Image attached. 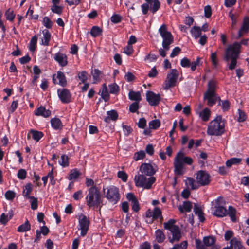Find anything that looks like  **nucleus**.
Returning <instances> with one entry per match:
<instances>
[{
    "label": "nucleus",
    "mask_w": 249,
    "mask_h": 249,
    "mask_svg": "<svg viewBox=\"0 0 249 249\" xmlns=\"http://www.w3.org/2000/svg\"><path fill=\"white\" fill-rule=\"evenodd\" d=\"M241 44L235 42L233 44L229 45L225 50L224 59L227 62L228 68L232 70L235 68L237 60L239 57L241 52Z\"/></svg>",
    "instance_id": "f257e3e1"
},
{
    "label": "nucleus",
    "mask_w": 249,
    "mask_h": 249,
    "mask_svg": "<svg viewBox=\"0 0 249 249\" xmlns=\"http://www.w3.org/2000/svg\"><path fill=\"white\" fill-rule=\"evenodd\" d=\"M225 120L222 119L221 116H218L210 123L207 134L210 136H221L225 132Z\"/></svg>",
    "instance_id": "f03ea898"
},
{
    "label": "nucleus",
    "mask_w": 249,
    "mask_h": 249,
    "mask_svg": "<svg viewBox=\"0 0 249 249\" xmlns=\"http://www.w3.org/2000/svg\"><path fill=\"white\" fill-rule=\"evenodd\" d=\"M217 82L214 80L208 82L206 91L204 94V100L207 101V105L212 106L216 103L217 100L220 101L219 97L216 93Z\"/></svg>",
    "instance_id": "7ed1b4c3"
},
{
    "label": "nucleus",
    "mask_w": 249,
    "mask_h": 249,
    "mask_svg": "<svg viewBox=\"0 0 249 249\" xmlns=\"http://www.w3.org/2000/svg\"><path fill=\"white\" fill-rule=\"evenodd\" d=\"M86 199L89 207L99 206L102 203L100 190L96 186H92L89 189Z\"/></svg>",
    "instance_id": "20e7f679"
},
{
    "label": "nucleus",
    "mask_w": 249,
    "mask_h": 249,
    "mask_svg": "<svg viewBox=\"0 0 249 249\" xmlns=\"http://www.w3.org/2000/svg\"><path fill=\"white\" fill-rule=\"evenodd\" d=\"M183 163L191 165L193 163V159L189 157H185L183 152H179L177 154L174 162L175 172L176 174H182Z\"/></svg>",
    "instance_id": "39448f33"
},
{
    "label": "nucleus",
    "mask_w": 249,
    "mask_h": 249,
    "mask_svg": "<svg viewBox=\"0 0 249 249\" xmlns=\"http://www.w3.org/2000/svg\"><path fill=\"white\" fill-rule=\"evenodd\" d=\"M175 222L176 221L172 219L164 223V228L169 230L172 234V237L169 238L170 242L172 243L178 241L181 237L180 230L178 226L175 225Z\"/></svg>",
    "instance_id": "423d86ee"
},
{
    "label": "nucleus",
    "mask_w": 249,
    "mask_h": 249,
    "mask_svg": "<svg viewBox=\"0 0 249 249\" xmlns=\"http://www.w3.org/2000/svg\"><path fill=\"white\" fill-rule=\"evenodd\" d=\"M145 176L142 174H138L135 176L134 181L137 186L149 189L155 182L156 178L154 177L147 178Z\"/></svg>",
    "instance_id": "0eeeda50"
},
{
    "label": "nucleus",
    "mask_w": 249,
    "mask_h": 249,
    "mask_svg": "<svg viewBox=\"0 0 249 249\" xmlns=\"http://www.w3.org/2000/svg\"><path fill=\"white\" fill-rule=\"evenodd\" d=\"M105 197L110 203L116 204L120 200V195L118 188L110 186L103 189Z\"/></svg>",
    "instance_id": "6e6552de"
},
{
    "label": "nucleus",
    "mask_w": 249,
    "mask_h": 249,
    "mask_svg": "<svg viewBox=\"0 0 249 249\" xmlns=\"http://www.w3.org/2000/svg\"><path fill=\"white\" fill-rule=\"evenodd\" d=\"M159 32L163 38L162 46L164 50H168L169 45L173 42V37L171 32L167 31V25L162 24L159 29Z\"/></svg>",
    "instance_id": "1a4fd4ad"
},
{
    "label": "nucleus",
    "mask_w": 249,
    "mask_h": 249,
    "mask_svg": "<svg viewBox=\"0 0 249 249\" xmlns=\"http://www.w3.org/2000/svg\"><path fill=\"white\" fill-rule=\"evenodd\" d=\"M178 76V71L176 69H172L167 75L166 80L163 85V89L165 90H168L170 88L175 87Z\"/></svg>",
    "instance_id": "9d476101"
},
{
    "label": "nucleus",
    "mask_w": 249,
    "mask_h": 249,
    "mask_svg": "<svg viewBox=\"0 0 249 249\" xmlns=\"http://www.w3.org/2000/svg\"><path fill=\"white\" fill-rule=\"evenodd\" d=\"M215 238L213 236L204 237L203 243L198 239L196 240V246L197 249H209L208 247H213L215 243Z\"/></svg>",
    "instance_id": "9b49d317"
},
{
    "label": "nucleus",
    "mask_w": 249,
    "mask_h": 249,
    "mask_svg": "<svg viewBox=\"0 0 249 249\" xmlns=\"http://www.w3.org/2000/svg\"><path fill=\"white\" fill-rule=\"evenodd\" d=\"M158 170V167L156 165L153 166L150 164L144 163H142L140 167V172L146 176L153 177Z\"/></svg>",
    "instance_id": "f8f14e48"
},
{
    "label": "nucleus",
    "mask_w": 249,
    "mask_h": 249,
    "mask_svg": "<svg viewBox=\"0 0 249 249\" xmlns=\"http://www.w3.org/2000/svg\"><path fill=\"white\" fill-rule=\"evenodd\" d=\"M80 228L81 231V235L85 236L88 232L89 228V221L83 214H80L78 217Z\"/></svg>",
    "instance_id": "ddd939ff"
},
{
    "label": "nucleus",
    "mask_w": 249,
    "mask_h": 249,
    "mask_svg": "<svg viewBox=\"0 0 249 249\" xmlns=\"http://www.w3.org/2000/svg\"><path fill=\"white\" fill-rule=\"evenodd\" d=\"M196 180L198 184L202 186L207 185L210 182V175L205 171H199L196 174Z\"/></svg>",
    "instance_id": "4468645a"
},
{
    "label": "nucleus",
    "mask_w": 249,
    "mask_h": 249,
    "mask_svg": "<svg viewBox=\"0 0 249 249\" xmlns=\"http://www.w3.org/2000/svg\"><path fill=\"white\" fill-rule=\"evenodd\" d=\"M223 198L221 197L218 198L216 200L217 205L215 206V210L213 213V214L219 217H222L226 215L228 213L226 209L220 206V204H222Z\"/></svg>",
    "instance_id": "2eb2a0df"
},
{
    "label": "nucleus",
    "mask_w": 249,
    "mask_h": 249,
    "mask_svg": "<svg viewBox=\"0 0 249 249\" xmlns=\"http://www.w3.org/2000/svg\"><path fill=\"white\" fill-rule=\"evenodd\" d=\"M200 58L197 57L196 61L191 62L190 60L187 58L184 57L181 59L180 64L183 67H191V69L192 71H194L198 66L200 62Z\"/></svg>",
    "instance_id": "dca6fc26"
},
{
    "label": "nucleus",
    "mask_w": 249,
    "mask_h": 249,
    "mask_svg": "<svg viewBox=\"0 0 249 249\" xmlns=\"http://www.w3.org/2000/svg\"><path fill=\"white\" fill-rule=\"evenodd\" d=\"M146 100L151 106H157L160 101V95L156 94L152 91H147L146 93Z\"/></svg>",
    "instance_id": "f3484780"
},
{
    "label": "nucleus",
    "mask_w": 249,
    "mask_h": 249,
    "mask_svg": "<svg viewBox=\"0 0 249 249\" xmlns=\"http://www.w3.org/2000/svg\"><path fill=\"white\" fill-rule=\"evenodd\" d=\"M57 92L58 96L62 102L64 103H68L71 101V94L67 89H59L58 90Z\"/></svg>",
    "instance_id": "a211bd4d"
},
{
    "label": "nucleus",
    "mask_w": 249,
    "mask_h": 249,
    "mask_svg": "<svg viewBox=\"0 0 249 249\" xmlns=\"http://www.w3.org/2000/svg\"><path fill=\"white\" fill-rule=\"evenodd\" d=\"M54 58L61 66L64 67L67 65V57L66 54L58 53L55 55Z\"/></svg>",
    "instance_id": "6ab92c4d"
},
{
    "label": "nucleus",
    "mask_w": 249,
    "mask_h": 249,
    "mask_svg": "<svg viewBox=\"0 0 249 249\" xmlns=\"http://www.w3.org/2000/svg\"><path fill=\"white\" fill-rule=\"evenodd\" d=\"M148 4H150V10L154 13L158 10L160 7V3L158 0H145Z\"/></svg>",
    "instance_id": "aec40b11"
},
{
    "label": "nucleus",
    "mask_w": 249,
    "mask_h": 249,
    "mask_svg": "<svg viewBox=\"0 0 249 249\" xmlns=\"http://www.w3.org/2000/svg\"><path fill=\"white\" fill-rule=\"evenodd\" d=\"M35 114L37 116L48 117L51 115V111L41 106L37 109L35 112Z\"/></svg>",
    "instance_id": "412c9836"
},
{
    "label": "nucleus",
    "mask_w": 249,
    "mask_h": 249,
    "mask_svg": "<svg viewBox=\"0 0 249 249\" xmlns=\"http://www.w3.org/2000/svg\"><path fill=\"white\" fill-rule=\"evenodd\" d=\"M249 23V19L248 18H244L242 27L239 31L238 36L237 38H240L243 35L244 33H247L248 32V24Z\"/></svg>",
    "instance_id": "4be33fe9"
},
{
    "label": "nucleus",
    "mask_w": 249,
    "mask_h": 249,
    "mask_svg": "<svg viewBox=\"0 0 249 249\" xmlns=\"http://www.w3.org/2000/svg\"><path fill=\"white\" fill-rule=\"evenodd\" d=\"M192 208V203L190 201H184L183 203L182 206H179V210L181 213L184 212H189Z\"/></svg>",
    "instance_id": "5701e85b"
},
{
    "label": "nucleus",
    "mask_w": 249,
    "mask_h": 249,
    "mask_svg": "<svg viewBox=\"0 0 249 249\" xmlns=\"http://www.w3.org/2000/svg\"><path fill=\"white\" fill-rule=\"evenodd\" d=\"M99 93H101L102 98L107 102L109 98V95L108 94L107 88L106 84L103 85V88L100 91Z\"/></svg>",
    "instance_id": "b1692460"
},
{
    "label": "nucleus",
    "mask_w": 249,
    "mask_h": 249,
    "mask_svg": "<svg viewBox=\"0 0 249 249\" xmlns=\"http://www.w3.org/2000/svg\"><path fill=\"white\" fill-rule=\"evenodd\" d=\"M230 244V247L231 249H244L241 242L235 238L231 240Z\"/></svg>",
    "instance_id": "393cba45"
},
{
    "label": "nucleus",
    "mask_w": 249,
    "mask_h": 249,
    "mask_svg": "<svg viewBox=\"0 0 249 249\" xmlns=\"http://www.w3.org/2000/svg\"><path fill=\"white\" fill-rule=\"evenodd\" d=\"M129 98L130 100L135 101L139 103L141 100V93L140 92L130 91L129 93Z\"/></svg>",
    "instance_id": "a878e982"
},
{
    "label": "nucleus",
    "mask_w": 249,
    "mask_h": 249,
    "mask_svg": "<svg viewBox=\"0 0 249 249\" xmlns=\"http://www.w3.org/2000/svg\"><path fill=\"white\" fill-rule=\"evenodd\" d=\"M156 240L158 243L163 242L165 239V236L163 232L160 230H158L155 232Z\"/></svg>",
    "instance_id": "bb28decb"
},
{
    "label": "nucleus",
    "mask_w": 249,
    "mask_h": 249,
    "mask_svg": "<svg viewBox=\"0 0 249 249\" xmlns=\"http://www.w3.org/2000/svg\"><path fill=\"white\" fill-rule=\"evenodd\" d=\"M31 229V225L29 221L26 220V222L19 226L17 229V231L19 232H26L30 230Z\"/></svg>",
    "instance_id": "cd10ccee"
},
{
    "label": "nucleus",
    "mask_w": 249,
    "mask_h": 249,
    "mask_svg": "<svg viewBox=\"0 0 249 249\" xmlns=\"http://www.w3.org/2000/svg\"><path fill=\"white\" fill-rule=\"evenodd\" d=\"M194 211L195 213L198 215L200 221L203 222L205 220V218L203 216L204 213L202 210L196 204L194 205Z\"/></svg>",
    "instance_id": "c85d7f7f"
},
{
    "label": "nucleus",
    "mask_w": 249,
    "mask_h": 249,
    "mask_svg": "<svg viewBox=\"0 0 249 249\" xmlns=\"http://www.w3.org/2000/svg\"><path fill=\"white\" fill-rule=\"evenodd\" d=\"M52 127L55 129H61L62 124L60 120L58 118H53L51 121Z\"/></svg>",
    "instance_id": "c756f323"
},
{
    "label": "nucleus",
    "mask_w": 249,
    "mask_h": 249,
    "mask_svg": "<svg viewBox=\"0 0 249 249\" xmlns=\"http://www.w3.org/2000/svg\"><path fill=\"white\" fill-rule=\"evenodd\" d=\"M210 112L209 109L206 108L199 113V116L204 121H207L209 119Z\"/></svg>",
    "instance_id": "7c9ffc66"
},
{
    "label": "nucleus",
    "mask_w": 249,
    "mask_h": 249,
    "mask_svg": "<svg viewBox=\"0 0 249 249\" xmlns=\"http://www.w3.org/2000/svg\"><path fill=\"white\" fill-rule=\"evenodd\" d=\"M242 160L240 158H233L229 159L226 162V165L228 167H231L233 164H239Z\"/></svg>",
    "instance_id": "2f4dec72"
},
{
    "label": "nucleus",
    "mask_w": 249,
    "mask_h": 249,
    "mask_svg": "<svg viewBox=\"0 0 249 249\" xmlns=\"http://www.w3.org/2000/svg\"><path fill=\"white\" fill-rule=\"evenodd\" d=\"M32 185L31 183H27L25 186V189L23 191V196L26 197L27 198H29V197H30L29 195L32 191Z\"/></svg>",
    "instance_id": "473e14b6"
},
{
    "label": "nucleus",
    "mask_w": 249,
    "mask_h": 249,
    "mask_svg": "<svg viewBox=\"0 0 249 249\" xmlns=\"http://www.w3.org/2000/svg\"><path fill=\"white\" fill-rule=\"evenodd\" d=\"M57 78L59 80V84L61 85L62 86H65L66 85L67 82L66 80V77L64 75V74L62 72H57Z\"/></svg>",
    "instance_id": "72a5a7b5"
},
{
    "label": "nucleus",
    "mask_w": 249,
    "mask_h": 249,
    "mask_svg": "<svg viewBox=\"0 0 249 249\" xmlns=\"http://www.w3.org/2000/svg\"><path fill=\"white\" fill-rule=\"evenodd\" d=\"M191 32L195 38H198L201 34V30L200 27L194 26L191 30Z\"/></svg>",
    "instance_id": "f704fd0d"
},
{
    "label": "nucleus",
    "mask_w": 249,
    "mask_h": 249,
    "mask_svg": "<svg viewBox=\"0 0 249 249\" xmlns=\"http://www.w3.org/2000/svg\"><path fill=\"white\" fill-rule=\"evenodd\" d=\"M146 154L144 151L141 150L136 152L133 156V159L135 161H138L143 159L145 157Z\"/></svg>",
    "instance_id": "c9c22d12"
},
{
    "label": "nucleus",
    "mask_w": 249,
    "mask_h": 249,
    "mask_svg": "<svg viewBox=\"0 0 249 249\" xmlns=\"http://www.w3.org/2000/svg\"><path fill=\"white\" fill-rule=\"evenodd\" d=\"M30 133L32 134L33 138L36 142L39 141L43 136L41 132L34 130H31Z\"/></svg>",
    "instance_id": "e433bc0d"
},
{
    "label": "nucleus",
    "mask_w": 249,
    "mask_h": 249,
    "mask_svg": "<svg viewBox=\"0 0 249 249\" xmlns=\"http://www.w3.org/2000/svg\"><path fill=\"white\" fill-rule=\"evenodd\" d=\"M102 29L98 26H93L91 31L90 34L93 37L99 36L102 34Z\"/></svg>",
    "instance_id": "4c0bfd02"
},
{
    "label": "nucleus",
    "mask_w": 249,
    "mask_h": 249,
    "mask_svg": "<svg viewBox=\"0 0 249 249\" xmlns=\"http://www.w3.org/2000/svg\"><path fill=\"white\" fill-rule=\"evenodd\" d=\"M81 175V173H80L77 169L72 170L70 172L68 179L70 180H75Z\"/></svg>",
    "instance_id": "58836bf2"
},
{
    "label": "nucleus",
    "mask_w": 249,
    "mask_h": 249,
    "mask_svg": "<svg viewBox=\"0 0 249 249\" xmlns=\"http://www.w3.org/2000/svg\"><path fill=\"white\" fill-rule=\"evenodd\" d=\"M43 38L42 39V43L44 45H48L50 39L51 35L48 30H46L45 32H43Z\"/></svg>",
    "instance_id": "ea45409f"
},
{
    "label": "nucleus",
    "mask_w": 249,
    "mask_h": 249,
    "mask_svg": "<svg viewBox=\"0 0 249 249\" xmlns=\"http://www.w3.org/2000/svg\"><path fill=\"white\" fill-rule=\"evenodd\" d=\"M195 180L192 178H188L186 181V184L190 186L192 189L195 190L198 188V186L195 183Z\"/></svg>",
    "instance_id": "a19ab883"
},
{
    "label": "nucleus",
    "mask_w": 249,
    "mask_h": 249,
    "mask_svg": "<svg viewBox=\"0 0 249 249\" xmlns=\"http://www.w3.org/2000/svg\"><path fill=\"white\" fill-rule=\"evenodd\" d=\"M160 125V122L158 119L152 120L149 123V126L150 128L152 129H156L159 128Z\"/></svg>",
    "instance_id": "79ce46f5"
},
{
    "label": "nucleus",
    "mask_w": 249,
    "mask_h": 249,
    "mask_svg": "<svg viewBox=\"0 0 249 249\" xmlns=\"http://www.w3.org/2000/svg\"><path fill=\"white\" fill-rule=\"evenodd\" d=\"M150 216H152V218L154 219H156L159 217H161V219H163L161 216V212L159 208H155L154 211L152 212Z\"/></svg>",
    "instance_id": "37998d69"
},
{
    "label": "nucleus",
    "mask_w": 249,
    "mask_h": 249,
    "mask_svg": "<svg viewBox=\"0 0 249 249\" xmlns=\"http://www.w3.org/2000/svg\"><path fill=\"white\" fill-rule=\"evenodd\" d=\"M219 105L221 106L222 110L223 111H226L228 110L230 107V102L228 100H224V101H219Z\"/></svg>",
    "instance_id": "c03bdc74"
},
{
    "label": "nucleus",
    "mask_w": 249,
    "mask_h": 249,
    "mask_svg": "<svg viewBox=\"0 0 249 249\" xmlns=\"http://www.w3.org/2000/svg\"><path fill=\"white\" fill-rule=\"evenodd\" d=\"M30 199V203L31 205V208L35 210L38 207V201L36 198L34 196L29 197Z\"/></svg>",
    "instance_id": "a18cd8bd"
},
{
    "label": "nucleus",
    "mask_w": 249,
    "mask_h": 249,
    "mask_svg": "<svg viewBox=\"0 0 249 249\" xmlns=\"http://www.w3.org/2000/svg\"><path fill=\"white\" fill-rule=\"evenodd\" d=\"M37 38L36 36H34L30 43L29 49L31 51L34 52L36 49V45L37 42Z\"/></svg>",
    "instance_id": "49530a36"
},
{
    "label": "nucleus",
    "mask_w": 249,
    "mask_h": 249,
    "mask_svg": "<svg viewBox=\"0 0 249 249\" xmlns=\"http://www.w3.org/2000/svg\"><path fill=\"white\" fill-rule=\"evenodd\" d=\"M61 161H60V164L63 167H67L69 166V158L66 155H63L61 157Z\"/></svg>",
    "instance_id": "de8ad7c7"
},
{
    "label": "nucleus",
    "mask_w": 249,
    "mask_h": 249,
    "mask_svg": "<svg viewBox=\"0 0 249 249\" xmlns=\"http://www.w3.org/2000/svg\"><path fill=\"white\" fill-rule=\"evenodd\" d=\"M235 213L236 210L235 209L231 206H230L229 207V213L228 214L231 217V218L232 221H235L236 217H235Z\"/></svg>",
    "instance_id": "09e8293b"
},
{
    "label": "nucleus",
    "mask_w": 249,
    "mask_h": 249,
    "mask_svg": "<svg viewBox=\"0 0 249 249\" xmlns=\"http://www.w3.org/2000/svg\"><path fill=\"white\" fill-rule=\"evenodd\" d=\"M109 88L110 93H116L119 90V86L116 83H113L109 85Z\"/></svg>",
    "instance_id": "8fccbe9b"
},
{
    "label": "nucleus",
    "mask_w": 249,
    "mask_h": 249,
    "mask_svg": "<svg viewBox=\"0 0 249 249\" xmlns=\"http://www.w3.org/2000/svg\"><path fill=\"white\" fill-rule=\"evenodd\" d=\"M6 18L7 20L13 21L15 18V15L13 11L8 9L5 12Z\"/></svg>",
    "instance_id": "3c124183"
},
{
    "label": "nucleus",
    "mask_w": 249,
    "mask_h": 249,
    "mask_svg": "<svg viewBox=\"0 0 249 249\" xmlns=\"http://www.w3.org/2000/svg\"><path fill=\"white\" fill-rule=\"evenodd\" d=\"M187 245V242L184 241L179 244L175 245L172 249H186Z\"/></svg>",
    "instance_id": "603ef678"
},
{
    "label": "nucleus",
    "mask_w": 249,
    "mask_h": 249,
    "mask_svg": "<svg viewBox=\"0 0 249 249\" xmlns=\"http://www.w3.org/2000/svg\"><path fill=\"white\" fill-rule=\"evenodd\" d=\"M101 73V71L98 69H94L92 71V75L94 78V83L99 81V75Z\"/></svg>",
    "instance_id": "864d4df0"
},
{
    "label": "nucleus",
    "mask_w": 249,
    "mask_h": 249,
    "mask_svg": "<svg viewBox=\"0 0 249 249\" xmlns=\"http://www.w3.org/2000/svg\"><path fill=\"white\" fill-rule=\"evenodd\" d=\"M107 115L112 120L115 121L118 118L117 112L115 110H112L111 111H107Z\"/></svg>",
    "instance_id": "5fc2aeb1"
},
{
    "label": "nucleus",
    "mask_w": 249,
    "mask_h": 249,
    "mask_svg": "<svg viewBox=\"0 0 249 249\" xmlns=\"http://www.w3.org/2000/svg\"><path fill=\"white\" fill-rule=\"evenodd\" d=\"M44 25L47 28H50L53 25V22L51 21L49 18L47 17H45L43 18Z\"/></svg>",
    "instance_id": "6e6d98bb"
},
{
    "label": "nucleus",
    "mask_w": 249,
    "mask_h": 249,
    "mask_svg": "<svg viewBox=\"0 0 249 249\" xmlns=\"http://www.w3.org/2000/svg\"><path fill=\"white\" fill-rule=\"evenodd\" d=\"M122 19V17L118 14H114L111 17V21L114 23L120 22Z\"/></svg>",
    "instance_id": "4d7b16f0"
},
{
    "label": "nucleus",
    "mask_w": 249,
    "mask_h": 249,
    "mask_svg": "<svg viewBox=\"0 0 249 249\" xmlns=\"http://www.w3.org/2000/svg\"><path fill=\"white\" fill-rule=\"evenodd\" d=\"M118 177L121 178L124 182H126L127 180L128 176L127 174L123 171H121L118 173Z\"/></svg>",
    "instance_id": "13d9d810"
},
{
    "label": "nucleus",
    "mask_w": 249,
    "mask_h": 249,
    "mask_svg": "<svg viewBox=\"0 0 249 249\" xmlns=\"http://www.w3.org/2000/svg\"><path fill=\"white\" fill-rule=\"evenodd\" d=\"M79 79L84 83L88 79L87 73L85 71H82L78 74Z\"/></svg>",
    "instance_id": "bf43d9fd"
},
{
    "label": "nucleus",
    "mask_w": 249,
    "mask_h": 249,
    "mask_svg": "<svg viewBox=\"0 0 249 249\" xmlns=\"http://www.w3.org/2000/svg\"><path fill=\"white\" fill-rule=\"evenodd\" d=\"M51 10L53 13L61 14L62 12V7L57 5H53L51 7Z\"/></svg>",
    "instance_id": "052dcab7"
},
{
    "label": "nucleus",
    "mask_w": 249,
    "mask_h": 249,
    "mask_svg": "<svg viewBox=\"0 0 249 249\" xmlns=\"http://www.w3.org/2000/svg\"><path fill=\"white\" fill-rule=\"evenodd\" d=\"M5 196L7 199L12 200L15 197V193L14 191L9 190L5 193Z\"/></svg>",
    "instance_id": "680f3d73"
},
{
    "label": "nucleus",
    "mask_w": 249,
    "mask_h": 249,
    "mask_svg": "<svg viewBox=\"0 0 249 249\" xmlns=\"http://www.w3.org/2000/svg\"><path fill=\"white\" fill-rule=\"evenodd\" d=\"M122 127L125 136H128L133 131L132 128L130 126L123 125Z\"/></svg>",
    "instance_id": "e2e57ef3"
},
{
    "label": "nucleus",
    "mask_w": 249,
    "mask_h": 249,
    "mask_svg": "<svg viewBox=\"0 0 249 249\" xmlns=\"http://www.w3.org/2000/svg\"><path fill=\"white\" fill-rule=\"evenodd\" d=\"M239 117L238 121L240 122H244L247 119V116L244 111L240 109H238Z\"/></svg>",
    "instance_id": "0e129e2a"
},
{
    "label": "nucleus",
    "mask_w": 249,
    "mask_h": 249,
    "mask_svg": "<svg viewBox=\"0 0 249 249\" xmlns=\"http://www.w3.org/2000/svg\"><path fill=\"white\" fill-rule=\"evenodd\" d=\"M139 108V103L135 102L130 105L129 107V111L131 112H135Z\"/></svg>",
    "instance_id": "69168bd1"
},
{
    "label": "nucleus",
    "mask_w": 249,
    "mask_h": 249,
    "mask_svg": "<svg viewBox=\"0 0 249 249\" xmlns=\"http://www.w3.org/2000/svg\"><path fill=\"white\" fill-rule=\"evenodd\" d=\"M133 52V47L131 45L128 44V45L124 49V53L128 55H130L132 54Z\"/></svg>",
    "instance_id": "338daca9"
},
{
    "label": "nucleus",
    "mask_w": 249,
    "mask_h": 249,
    "mask_svg": "<svg viewBox=\"0 0 249 249\" xmlns=\"http://www.w3.org/2000/svg\"><path fill=\"white\" fill-rule=\"evenodd\" d=\"M26 174L27 173L25 170L21 169L19 170L18 173V177L21 179H24L26 178Z\"/></svg>",
    "instance_id": "774afa93"
}]
</instances>
